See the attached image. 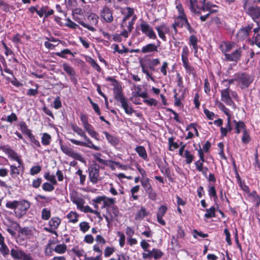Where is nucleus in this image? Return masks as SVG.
<instances>
[{
  "mask_svg": "<svg viewBox=\"0 0 260 260\" xmlns=\"http://www.w3.org/2000/svg\"><path fill=\"white\" fill-rule=\"evenodd\" d=\"M182 63L187 74L189 75H192L193 76L196 75L195 70L193 67L190 65L189 61H184Z\"/></svg>",
  "mask_w": 260,
  "mask_h": 260,
  "instance_id": "nucleus-37",
  "label": "nucleus"
},
{
  "mask_svg": "<svg viewBox=\"0 0 260 260\" xmlns=\"http://www.w3.org/2000/svg\"><path fill=\"white\" fill-rule=\"evenodd\" d=\"M67 245L64 244L56 245L54 250L55 252L59 254H62L66 252L67 250Z\"/></svg>",
  "mask_w": 260,
  "mask_h": 260,
  "instance_id": "nucleus-57",
  "label": "nucleus"
},
{
  "mask_svg": "<svg viewBox=\"0 0 260 260\" xmlns=\"http://www.w3.org/2000/svg\"><path fill=\"white\" fill-rule=\"evenodd\" d=\"M119 214L118 208L116 205H113L111 208L106 209V213L103 215L107 222L108 227H110V225L114 219L117 218Z\"/></svg>",
  "mask_w": 260,
  "mask_h": 260,
  "instance_id": "nucleus-5",
  "label": "nucleus"
},
{
  "mask_svg": "<svg viewBox=\"0 0 260 260\" xmlns=\"http://www.w3.org/2000/svg\"><path fill=\"white\" fill-rule=\"evenodd\" d=\"M75 174L79 176L80 178V184L81 185H84L85 184V182L86 179V176L85 174H83V171L79 169L76 172Z\"/></svg>",
  "mask_w": 260,
  "mask_h": 260,
  "instance_id": "nucleus-56",
  "label": "nucleus"
},
{
  "mask_svg": "<svg viewBox=\"0 0 260 260\" xmlns=\"http://www.w3.org/2000/svg\"><path fill=\"white\" fill-rule=\"evenodd\" d=\"M167 210V207L165 205H162L159 207L157 212V221L162 225H165L166 224V221L163 219V217L166 214Z\"/></svg>",
  "mask_w": 260,
  "mask_h": 260,
  "instance_id": "nucleus-21",
  "label": "nucleus"
},
{
  "mask_svg": "<svg viewBox=\"0 0 260 260\" xmlns=\"http://www.w3.org/2000/svg\"><path fill=\"white\" fill-rule=\"evenodd\" d=\"M103 134L105 135L107 140L113 147H116L119 144L120 141L118 137L113 135L110 134L107 131H104Z\"/></svg>",
  "mask_w": 260,
  "mask_h": 260,
  "instance_id": "nucleus-23",
  "label": "nucleus"
},
{
  "mask_svg": "<svg viewBox=\"0 0 260 260\" xmlns=\"http://www.w3.org/2000/svg\"><path fill=\"white\" fill-rule=\"evenodd\" d=\"M231 90L230 88V86L222 89L221 91V100L227 105L232 106L234 109H235L236 104L231 96Z\"/></svg>",
  "mask_w": 260,
  "mask_h": 260,
  "instance_id": "nucleus-13",
  "label": "nucleus"
},
{
  "mask_svg": "<svg viewBox=\"0 0 260 260\" xmlns=\"http://www.w3.org/2000/svg\"><path fill=\"white\" fill-rule=\"evenodd\" d=\"M176 9L178 11V16L175 19V21L178 23L179 25L178 27L182 28L184 26V22L186 19L187 16L185 13L184 8L181 4H178L176 7Z\"/></svg>",
  "mask_w": 260,
  "mask_h": 260,
  "instance_id": "nucleus-14",
  "label": "nucleus"
},
{
  "mask_svg": "<svg viewBox=\"0 0 260 260\" xmlns=\"http://www.w3.org/2000/svg\"><path fill=\"white\" fill-rule=\"evenodd\" d=\"M113 93L115 100L121 103V107L124 109L125 112L128 115H132L135 110L132 106H129L128 99L124 96L122 88L121 87L114 88Z\"/></svg>",
  "mask_w": 260,
  "mask_h": 260,
  "instance_id": "nucleus-1",
  "label": "nucleus"
},
{
  "mask_svg": "<svg viewBox=\"0 0 260 260\" xmlns=\"http://www.w3.org/2000/svg\"><path fill=\"white\" fill-rule=\"evenodd\" d=\"M139 156L145 160H148V155L145 148L143 146H138L135 149Z\"/></svg>",
  "mask_w": 260,
  "mask_h": 260,
  "instance_id": "nucleus-30",
  "label": "nucleus"
},
{
  "mask_svg": "<svg viewBox=\"0 0 260 260\" xmlns=\"http://www.w3.org/2000/svg\"><path fill=\"white\" fill-rule=\"evenodd\" d=\"M151 257L155 259H158L161 258L164 255V253L160 249L157 248H153L151 250Z\"/></svg>",
  "mask_w": 260,
  "mask_h": 260,
  "instance_id": "nucleus-42",
  "label": "nucleus"
},
{
  "mask_svg": "<svg viewBox=\"0 0 260 260\" xmlns=\"http://www.w3.org/2000/svg\"><path fill=\"white\" fill-rule=\"evenodd\" d=\"M86 61L87 62L90 63L92 68L96 70L97 72L100 73L102 71V69L101 68L99 64L92 57L89 56Z\"/></svg>",
  "mask_w": 260,
  "mask_h": 260,
  "instance_id": "nucleus-41",
  "label": "nucleus"
},
{
  "mask_svg": "<svg viewBox=\"0 0 260 260\" xmlns=\"http://www.w3.org/2000/svg\"><path fill=\"white\" fill-rule=\"evenodd\" d=\"M206 213L204 215V217L206 218H210L215 217V208L212 206L209 209H206Z\"/></svg>",
  "mask_w": 260,
  "mask_h": 260,
  "instance_id": "nucleus-49",
  "label": "nucleus"
},
{
  "mask_svg": "<svg viewBox=\"0 0 260 260\" xmlns=\"http://www.w3.org/2000/svg\"><path fill=\"white\" fill-rule=\"evenodd\" d=\"M72 128L79 136L83 137L86 134L85 132L76 124H72Z\"/></svg>",
  "mask_w": 260,
  "mask_h": 260,
  "instance_id": "nucleus-59",
  "label": "nucleus"
},
{
  "mask_svg": "<svg viewBox=\"0 0 260 260\" xmlns=\"http://www.w3.org/2000/svg\"><path fill=\"white\" fill-rule=\"evenodd\" d=\"M79 215L76 212L70 211L67 215V217L69 219V222L72 223H76L78 220Z\"/></svg>",
  "mask_w": 260,
  "mask_h": 260,
  "instance_id": "nucleus-40",
  "label": "nucleus"
},
{
  "mask_svg": "<svg viewBox=\"0 0 260 260\" xmlns=\"http://www.w3.org/2000/svg\"><path fill=\"white\" fill-rule=\"evenodd\" d=\"M237 83L242 89L248 88L254 80V77L246 72L237 73Z\"/></svg>",
  "mask_w": 260,
  "mask_h": 260,
  "instance_id": "nucleus-3",
  "label": "nucleus"
},
{
  "mask_svg": "<svg viewBox=\"0 0 260 260\" xmlns=\"http://www.w3.org/2000/svg\"><path fill=\"white\" fill-rule=\"evenodd\" d=\"M64 71L69 76L70 80L73 83L74 85L78 83V80L76 78V73L75 69L70 64L64 63L62 65Z\"/></svg>",
  "mask_w": 260,
  "mask_h": 260,
  "instance_id": "nucleus-16",
  "label": "nucleus"
},
{
  "mask_svg": "<svg viewBox=\"0 0 260 260\" xmlns=\"http://www.w3.org/2000/svg\"><path fill=\"white\" fill-rule=\"evenodd\" d=\"M104 199H105V196H98L95 199L92 200V202L94 203V207L95 208H98V204H101L102 202L104 203Z\"/></svg>",
  "mask_w": 260,
  "mask_h": 260,
  "instance_id": "nucleus-62",
  "label": "nucleus"
},
{
  "mask_svg": "<svg viewBox=\"0 0 260 260\" xmlns=\"http://www.w3.org/2000/svg\"><path fill=\"white\" fill-rule=\"evenodd\" d=\"M61 223V219L58 217H53L48 222L49 228H45L46 231L56 234V230Z\"/></svg>",
  "mask_w": 260,
  "mask_h": 260,
  "instance_id": "nucleus-17",
  "label": "nucleus"
},
{
  "mask_svg": "<svg viewBox=\"0 0 260 260\" xmlns=\"http://www.w3.org/2000/svg\"><path fill=\"white\" fill-rule=\"evenodd\" d=\"M197 8L200 10V11H203L205 12L211 9V8H218V7L214 4H212L211 3L209 2L206 3L205 0H204V3L203 4L202 7L200 8L197 7Z\"/></svg>",
  "mask_w": 260,
  "mask_h": 260,
  "instance_id": "nucleus-38",
  "label": "nucleus"
},
{
  "mask_svg": "<svg viewBox=\"0 0 260 260\" xmlns=\"http://www.w3.org/2000/svg\"><path fill=\"white\" fill-rule=\"evenodd\" d=\"M150 181V180L149 178L143 179V180H140L141 185L144 188L145 191L152 187Z\"/></svg>",
  "mask_w": 260,
  "mask_h": 260,
  "instance_id": "nucleus-58",
  "label": "nucleus"
},
{
  "mask_svg": "<svg viewBox=\"0 0 260 260\" xmlns=\"http://www.w3.org/2000/svg\"><path fill=\"white\" fill-rule=\"evenodd\" d=\"M35 200L42 206H44L48 205L52 201V199L50 197H48L41 194H37L35 197Z\"/></svg>",
  "mask_w": 260,
  "mask_h": 260,
  "instance_id": "nucleus-28",
  "label": "nucleus"
},
{
  "mask_svg": "<svg viewBox=\"0 0 260 260\" xmlns=\"http://www.w3.org/2000/svg\"><path fill=\"white\" fill-rule=\"evenodd\" d=\"M101 156L102 154L101 153H96L93 154L94 159L102 165L107 166L109 165L110 164H113V160L103 159L101 158Z\"/></svg>",
  "mask_w": 260,
  "mask_h": 260,
  "instance_id": "nucleus-32",
  "label": "nucleus"
},
{
  "mask_svg": "<svg viewBox=\"0 0 260 260\" xmlns=\"http://www.w3.org/2000/svg\"><path fill=\"white\" fill-rule=\"evenodd\" d=\"M251 139V137L247 129H246L243 131V135L241 138L242 143L245 144H247L250 142Z\"/></svg>",
  "mask_w": 260,
  "mask_h": 260,
  "instance_id": "nucleus-47",
  "label": "nucleus"
},
{
  "mask_svg": "<svg viewBox=\"0 0 260 260\" xmlns=\"http://www.w3.org/2000/svg\"><path fill=\"white\" fill-rule=\"evenodd\" d=\"M148 212L147 211L145 207L142 206L140 209L136 214L135 219L136 220L143 219L144 217L147 216Z\"/></svg>",
  "mask_w": 260,
  "mask_h": 260,
  "instance_id": "nucleus-34",
  "label": "nucleus"
},
{
  "mask_svg": "<svg viewBox=\"0 0 260 260\" xmlns=\"http://www.w3.org/2000/svg\"><path fill=\"white\" fill-rule=\"evenodd\" d=\"M27 137L34 147H41V146L39 141L36 139L35 136L32 134V133L29 134Z\"/></svg>",
  "mask_w": 260,
  "mask_h": 260,
  "instance_id": "nucleus-54",
  "label": "nucleus"
},
{
  "mask_svg": "<svg viewBox=\"0 0 260 260\" xmlns=\"http://www.w3.org/2000/svg\"><path fill=\"white\" fill-rule=\"evenodd\" d=\"M233 122L235 124V133L236 134H240L241 129H243V131L246 129V126L243 121H237L236 120H234Z\"/></svg>",
  "mask_w": 260,
  "mask_h": 260,
  "instance_id": "nucleus-36",
  "label": "nucleus"
},
{
  "mask_svg": "<svg viewBox=\"0 0 260 260\" xmlns=\"http://www.w3.org/2000/svg\"><path fill=\"white\" fill-rule=\"evenodd\" d=\"M174 140L175 138L173 137H170L168 139L169 150L170 151H173L179 147V145L177 142H174Z\"/></svg>",
  "mask_w": 260,
  "mask_h": 260,
  "instance_id": "nucleus-44",
  "label": "nucleus"
},
{
  "mask_svg": "<svg viewBox=\"0 0 260 260\" xmlns=\"http://www.w3.org/2000/svg\"><path fill=\"white\" fill-rule=\"evenodd\" d=\"M157 45L153 43H149L143 46L141 50V52L143 54L158 52V47L160 45V42L157 41Z\"/></svg>",
  "mask_w": 260,
  "mask_h": 260,
  "instance_id": "nucleus-19",
  "label": "nucleus"
},
{
  "mask_svg": "<svg viewBox=\"0 0 260 260\" xmlns=\"http://www.w3.org/2000/svg\"><path fill=\"white\" fill-rule=\"evenodd\" d=\"M10 166V175L11 177L15 179L20 174L21 167H22V172H23V167L22 165H19L17 167L14 165H9Z\"/></svg>",
  "mask_w": 260,
  "mask_h": 260,
  "instance_id": "nucleus-24",
  "label": "nucleus"
},
{
  "mask_svg": "<svg viewBox=\"0 0 260 260\" xmlns=\"http://www.w3.org/2000/svg\"><path fill=\"white\" fill-rule=\"evenodd\" d=\"M83 127L91 138L96 141H100L99 134L94 130L93 126L91 124L88 123Z\"/></svg>",
  "mask_w": 260,
  "mask_h": 260,
  "instance_id": "nucleus-25",
  "label": "nucleus"
},
{
  "mask_svg": "<svg viewBox=\"0 0 260 260\" xmlns=\"http://www.w3.org/2000/svg\"><path fill=\"white\" fill-rule=\"evenodd\" d=\"M18 202V201L16 200L8 201L6 204V207L8 209L16 210Z\"/></svg>",
  "mask_w": 260,
  "mask_h": 260,
  "instance_id": "nucleus-63",
  "label": "nucleus"
},
{
  "mask_svg": "<svg viewBox=\"0 0 260 260\" xmlns=\"http://www.w3.org/2000/svg\"><path fill=\"white\" fill-rule=\"evenodd\" d=\"M233 43L230 42H222L220 45L219 49L224 53V55L228 54L227 52L230 51L233 48Z\"/></svg>",
  "mask_w": 260,
  "mask_h": 260,
  "instance_id": "nucleus-29",
  "label": "nucleus"
},
{
  "mask_svg": "<svg viewBox=\"0 0 260 260\" xmlns=\"http://www.w3.org/2000/svg\"><path fill=\"white\" fill-rule=\"evenodd\" d=\"M0 150L7 154L10 159L17 161L18 165H22L23 164L22 160L18 153L8 145L0 146Z\"/></svg>",
  "mask_w": 260,
  "mask_h": 260,
  "instance_id": "nucleus-8",
  "label": "nucleus"
},
{
  "mask_svg": "<svg viewBox=\"0 0 260 260\" xmlns=\"http://www.w3.org/2000/svg\"><path fill=\"white\" fill-rule=\"evenodd\" d=\"M56 184H53L51 182H46L44 183L42 185V189L44 191L46 192H51L54 190L55 187L54 185Z\"/></svg>",
  "mask_w": 260,
  "mask_h": 260,
  "instance_id": "nucleus-46",
  "label": "nucleus"
},
{
  "mask_svg": "<svg viewBox=\"0 0 260 260\" xmlns=\"http://www.w3.org/2000/svg\"><path fill=\"white\" fill-rule=\"evenodd\" d=\"M80 230L83 232L85 233L88 231L90 228V225L87 222L83 221L79 224Z\"/></svg>",
  "mask_w": 260,
  "mask_h": 260,
  "instance_id": "nucleus-64",
  "label": "nucleus"
},
{
  "mask_svg": "<svg viewBox=\"0 0 260 260\" xmlns=\"http://www.w3.org/2000/svg\"><path fill=\"white\" fill-rule=\"evenodd\" d=\"M243 9L245 13L250 16L254 22L258 23L260 19V7L256 5L249 6L250 0H243Z\"/></svg>",
  "mask_w": 260,
  "mask_h": 260,
  "instance_id": "nucleus-2",
  "label": "nucleus"
},
{
  "mask_svg": "<svg viewBox=\"0 0 260 260\" xmlns=\"http://www.w3.org/2000/svg\"><path fill=\"white\" fill-rule=\"evenodd\" d=\"M242 48L239 47L231 53L224 54L225 59L229 61L237 62L241 59L242 56Z\"/></svg>",
  "mask_w": 260,
  "mask_h": 260,
  "instance_id": "nucleus-18",
  "label": "nucleus"
},
{
  "mask_svg": "<svg viewBox=\"0 0 260 260\" xmlns=\"http://www.w3.org/2000/svg\"><path fill=\"white\" fill-rule=\"evenodd\" d=\"M125 10H127V13L124 15V17L122 21H130V18L134 14V9L133 8L127 7L125 8Z\"/></svg>",
  "mask_w": 260,
  "mask_h": 260,
  "instance_id": "nucleus-50",
  "label": "nucleus"
},
{
  "mask_svg": "<svg viewBox=\"0 0 260 260\" xmlns=\"http://www.w3.org/2000/svg\"><path fill=\"white\" fill-rule=\"evenodd\" d=\"M82 138H83L84 140H85L84 142L78 141L74 139H70L69 140L72 143L76 145L86 147L96 151H99L101 150V148L99 146H95L93 144L92 141L87 136L86 134Z\"/></svg>",
  "mask_w": 260,
  "mask_h": 260,
  "instance_id": "nucleus-9",
  "label": "nucleus"
},
{
  "mask_svg": "<svg viewBox=\"0 0 260 260\" xmlns=\"http://www.w3.org/2000/svg\"><path fill=\"white\" fill-rule=\"evenodd\" d=\"M208 194L209 197L212 198H213L214 201L216 202L217 200V195L216 193V191L215 189V187L214 186H209L208 188Z\"/></svg>",
  "mask_w": 260,
  "mask_h": 260,
  "instance_id": "nucleus-52",
  "label": "nucleus"
},
{
  "mask_svg": "<svg viewBox=\"0 0 260 260\" xmlns=\"http://www.w3.org/2000/svg\"><path fill=\"white\" fill-rule=\"evenodd\" d=\"M19 126L20 129L23 134L28 136L31 133V130L28 128L27 125L24 121L20 122Z\"/></svg>",
  "mask_w": 260,
  "mask_h": 260,
  "instance_id": "nucleus-48",
  "label": "nucleus"
},
{
  "mask_svg": "<svg viewBox=\"0 0 260 260\" xmlns=\"http://www.w3.org/2000/svg\"><path fill=\"white\" fill-rule=\"evenodd\" d=\"M198 38L192 35H191L189 38V42L188 44L189 46H192V48L194 50V56L195 57H198Z\"/></svg>",
  "mask_w": 260,
  "mask_h": 260,
  "instance_id": "nucleus-26",
  "label": "nucleus"
},
{
  "mask_svg": "<svg viewBox=\"0 0 260 260\" xmlns=\"http://www.w3.org/2000/svg\"><path fill=\"white\" fill-rule=\"evenodd\" d=\"M24 253V251H23L22 250H20L18 247H16L15 249H12L11 250V256L14 258L16 259H21L22 258V257L23 256V255Z\"/></svg>",
  "mask_w": 260,
  "mask_h": 260,
  "instance_id": "nucleus-33",
  "label": "nucleus"
},
{
  "mask_svg": "<svg viewBox=\"0 0 260 260\" xmlns=\"http://www.w3.org/2000/svg\"><path fill=\"white\" fill-rule=\"evenodd\" d=\"M141 32L150 39L155 40L157 36L153 28L145 21L142 20L140 24Z\"/></svg>",
  "mask_w": 260,
  "mask_h": 260,
  "instance_id": "nucleus-11",
  "label": "nucleus"
},
{
  "mask_svg": "<svg viewBox=\"0 0 260 260\" xmlns=\"http://www.w3.org/2000/svg\"><path fill=\"white\" fill-rule=\"evenodd\" d=\"M144 61L148 62V67L151 71L155 70V67L160 63L158 58L144 59Z\"/></svg>",
  "mask_w": 260,
  "mask_h": 260,
  "instance_id": "nucleus-31",
  "label": "nucleus"
},
{
  "mask_svg": "<svg viewBox=\"0 0 260 260\" xmlns=\"http://www.w3.org/2000/svg\"><path fill=\"white\" fill-rule=\"evenodd\" d=\"M60 149L66 155L74 158V159L79 160L82 162H85L84 158L82 155L73 150L72 148L68 147L62 143L60 144Z\"/></svg>",
  "mask_w": 260,
  "mask_h": 260,
  "instance_id": "nucleus-10",
  "label": "nucleus"
},
{
  "mask_svg": "<svg viewBox=\"0 0 260 260\" xmlns=\"http://www.w3.org/2000/svg\"><path fill=\"white\" fill-rule=\"evenodd\" d=\"M51 211L47 208H43L41 211V218L43 220H48L51 217Z\"/></svg>",
  "mask_w": 260,
  "mask_h": 260,
  "instance_id": "nucleus-53",
  "label": "nucleus"
},
{
  "mask_svg": "<svg viewBox=\"0 0 260 260\" xmlns=\"http://www.w3.org/2000/svg\"><path fill=\"white\" fill-rule=\"evenodd\" d=\"M182 157L185 158V163L187 165H190L194 159V156L188 150H185Z\"/></svg>",
  "mask_w": 260,
  "mask_h": 260,
  "instance_id": "nucleus-35",
  "label": "nucleus"
},
{
  "mask_svg": "<svg viewBox=\"0 0 260 260\" xmlns=\"http://www.w3.org/2000/svg\"><path fill=\"white\" fill-rule=\"evenodd\" d=\"M129 21H122L120 23V27L122 29L121 31V35H123V37L125 38L128 37L129 34L131 32L133 29H129Z\"/></svg>",
  "mask_w": 260,
  "mask_h": 260,
  "instance_id": "nucleus-27",
  "label": "nucleus"
},
{
  "mask_svg": "<svg viewBox=\"0 0 260 260\" xmlns=\"http://www.w3.org/2000/svg\"><path fill=\"white\" fill-rule=\"evenodd\" d=\"M15 226L14 229L17 230V228H19V235L24 237L25 238H29L32 235V231L28 227H20L19 223L15 222Z\"/></svg>",
  "mask_w": 260,
  "mask_h": 260,
  "instance_id": "nucleus-22",
  "label": "nucleus"
},
{
  "mask_svg": "<svg viewBox=\"0 0 260 260\" xmlns=\"http://www.w3.org/2000/svg\"><path fill=\"white\" fill-rule=\"evenodd\" d=\"M44 178L53 184H57V181L54 175H50L49 172H46L44 175Z\"/></svg>",
  "mask_w": 260,
  "mask_h": 260,
  "instance_id": "nucleus-51",
  "label": "nucleus"
},
{
  "mask_svg": "<svg viewBox=\"0 0 260 260\" xmlns=\"http://www.w3.org/2000/svg\"><path fill=\"white\" fill-rule=\"evenodd\" d=\"M55 54L58 57H61L63 58H67V56H66V54L73 55V53L69 49H64L60 52H56L55 53Z\"/></svg>",
  "mask_w": 260,
  "mask_h": 260,
  "instance_id": "nucleus-61",
  "label": "nucleus"
},
{
  "mask_svg": "<svg viewBox=\"0 0 260 260\" xmlns=\"http://www.w3.org/2000/svg\"><path fill=\"white\" fill-rule=\"evenodd\" d=\"M248 196L253 199L254 201L256 203V206L258 207L260 205V196L257 194L255 190H253L250 192Z\"/></svg>",
  "mask_w": 260,
  "mask_h": 260,
  "instance_id": "nucleus-60",
  "label": "nucleus"
},
{
  "mask_svg": "<svg viewBox=\"0 0 260 260\" xmlns=\"http://www.w3.org/2000/svg\"><path fill=\"white\" fill-rule=\"evenodd\" d=\"M104 169V167L100 166L98 164L94 162L88 168V178L92 184H96L100 179V169Z\"/></svg>",
  "mask_w": 260,
  "mask_h": 260,
  "instance_id": "nucleus-4",
  "label": "nucleus"
},
{
  "mask_svg": "<svg viewBox=\"0 0 260 260\" xmlns=\"http://www.w3.org/2000/svg\"><path fill=\"white\" fill-rule=\"evenodd\" d=\"M189 54V51L188 47L186 45H185L183 47L182 51L181 53V60L182 62L184 61H188V56Z\"/></svg>",
  "mask_w": 260,
  "mask_h": 260,
  "instance_id": "nucleus-45",
  "label": "nucleus"
},
{
  "mask_svg": "<svg viewBox=\"0 0 260 260\" xmlns=\"http://www.w3.org/2000/svg\"><path fill=\"white\" fill-rule=\"evenodd\" d=\"M253 26V24H249L247 26L243 27L240 29L237 34V39L238 41H242L248 38L250 32H251Z\"/></svg>",
  "mask_w": 260,
  "mask_h": 260,
  "instance_id": "nucleus-15",
  "label": "nucleus"
},
{
  "mask_svg": "<svg viewBox=\"0 0 260 260\" xmlns=\"http://www.w3.org/2000/svg\"><path fill=\"white\" fill-rule=\"evenodd\" d=\"M29 202L26 200H22L18 202L16 210L14 213L18 218H21L26 214L27 210L30 208Z\"/></svg>",
  "mask_w": 260,
  "mask_h": 260,
  "instance_id": "nucleus-6",
  "label": "nucleus"
},
{
  "mask_svg": "<svg viewBox=\"0 0 260 260\" xmlns=\"http://www.w3.org/2000/svg\"><path fill=\"white\" fill-rule=\"evenodd\" d=\"M155 29L157 32L158 37L164 42L167 41V37L166 34H168L170 31L169 28L165 23H162L159 26L155 27Z\"/></svg>",
  "mask_w": 260,
  "mask_h": 260,
  "instance_id": "nucleus-20",
  "label": "nucleus"
},
{
  "mask_svg": "<svg viewBox=\"0 0 260 260\" xmlns=\"http://www.w3.org/2000/svg\"><path fill=\"white\" fill-rule=\"evenodd\" d=\"M100 17L103 20L108 23L113 21V10L107 5H105L100 10Z\"/></svg>",
  "mask_w": 260,
  "mask_h": 260,
  "instance_id": "nucleus-12",
  "label": "nucleus"
},
{
  "mask_svg": "<svg viewBox=\"0 0 260 260\" xmlns=\"http://www.w3.org/2000/svg\"><path fill=\"white\" fill-rule=\"evenodd\" d=\"M145 193L148 195V198L152 201H155L157 199V194L155 191L153 189L152 187L147 190Z\"/></svg>",
  "mask_w": 260,
  "mask_h": 260,
  "instance_id": "nucleus-55",
  "label": "nucleus"
},
{
  "mask_svg": "<svg viewBox=\"0 0 260 260\" xmlns=\"http://www.w3.org/2000/svg\"><path fill=\"white\" fill-rule=\"evenodd\" d=\"M116 203L115 198H107L105 196V199H104L103 205L102 207V208H111V207L114 205Z\"/></svg>",
  "mask_w": 260,
  "mask_h": 260,
  "instance_id": "nucleus-39",
  "label": "nucleus"
},
{
  "mask_svg": "<svg viewBox=\"0 0 260 260\" xmlns=\"http://www.w3.org/2000/svg\"><path fill=\"white\" fill-rule=\"evenodd\" d=\"M51 141V136L48 133H43L41 138V142L44 146L49 145Z\"/></svg>",
  "mask_w": 260,
  "mask_h": 260,
  "instance_id": "nucleus-43",
  "label": "nucleus"
},
{
  "mask_svg": "<svg viewBox=\"0 0 260 260\" xmlns=\"http://www.w3.org/2000/svg\"><path fill=\"white\" fill-rule=\"evenodd\" d=\"M87 19L89 21L88 23H86L82 21L78 22L84 28H86L91 31H95L96 29L94 26L97 25L98 23L99 16L94 13H91L88 15Z\"/></svg>",
  "mask_w": 260,
  "mask_h": 260,
  "instance_id": "nucleus-7",
  "label": "nucleus"
}]
</instances>
